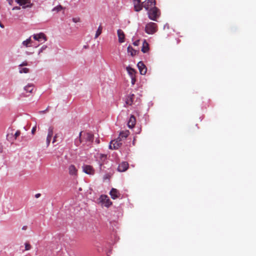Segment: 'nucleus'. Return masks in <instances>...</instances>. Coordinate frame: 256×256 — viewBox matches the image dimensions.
<instances>
[{"label": "nucleus", "mask_w": 256, "mask_h": 256, "mask_svg": "<svg viewBox=\"0 0 256 256\" xmlns=\"http://www.w3.org/2000/svg\"><path fill=\"white\" fill-rule=\"evenodd\" d=\"M94 140V135L90 132H84L82 134L80 132L79 134L78 138L74 140V144L78 146L81 144L83 146H86L90 147Z\"/></svg>", "instance_id": "1"}, {"label": "nucleus", "mask_w": 256, "mask_h": 256, "mask_svg": "<svg viewBox=\"0 0 256 256\" xmlns=\"http://www.w3.org/2000/svg\"><path fill=\"white\" fill-rule=\"evenodd\" d=\"M148 15L150 20L157 21V19L160 16V11L158 8L155 6L148 12Z\"/></svg>", "instance_id": "2"}, {"label": "nucleus", "mask_w": 256, "mask_h": 256, "mask_svg": "<svg viewBox=\"0 0 256 256\" xmlns=\"http://www.w3.org/2000/svg\"><path fill=\"white\" fill-rule=\"evenodd\" d=\"M145 32L149 34H152L158 30V25L152 22L147 24L145 26Z\"/></svg>", "instance_id": "3"}, {"label": "nucleus", "mask_w": 256, "mask_h": 256, "mask_svg": "<svg viewBox=\"0 0 256 256\" xmlns=\"http://www.w3.org/2000/svg\"><path fill=\"white\" fill-rule=\"evenodd\" d=\"M156 4L155 0H146L142 2V6L147 12L154 8Z\"/></svg>", "instance_id": "4"}, {"label": "nucleus", "mask_w": 256, "mask_h": 256, "mask_svg": "<svg viewBox=\"0 0 256 256\" xmlns=\"http://www.w3.org/2000/svg\"><path fill=\"white\" fill-rule=\"evenodd\" d=\"M82 172L87 174L93 176L95 174V170L92 166L84 164L82 166Z\"/></svg>", "instance_id": "5"}, {"label": "nucleus", "mask_w": 256, "mask_h": 256, "mask_svg": "<svg viewBox=\"0 0 256 256\" xmlns=\"http://www.w3.org/2000/svg\"><path fill=\"white\" fill-rule=\"evenodd\" d=\"M121 140L118 138L116 140H112L110 142L109 148L111 150L118 149L122 145Z\"/></svg>", "instance_id": "6"}, {"label": "nucleus", "mask_w": 256, "mask_h": 256, "mask_svg": "<svg viewBox=\"0 0 256 256\" xmlns=\"http://www.w3.org/2000/svg\"><path fill=\"white\" fill-rule=\"evenodd\" d=\"M100 202L104 204L106 207H109L112 204V202L108 197L106 195H102L100 198Z\"/></svg>", "instance_id": "7"}, {"label": "nucleus", "mask_w": 256, "mask_h": 256, "mask_svg": "<svg viewBox=\"0 0 256 256\" xmlns=\"http://www.w3.org/2000/svg\"><path fill=\"white\" fill-rule=\"evenodd\" d=\"M134 9L136 12H140L144 8L142 2V3L140 0H133Z\"/></svg>", "instance_id": "8"}, {"label": "nucleus", "mask_w": 256, "mask_h": 256, "mask_svg": "<svg viewBox=\"0 0 256 256\" xmlns=\"http://www.w3.org/2000/svg\"><path fill=\"white\" fill-rule=\"evenodd\" d=\"M54 128L52 126H50L48 128V134L46 137V146H48L51 141L52 137L53 135Z\"/></svg>", "instance_id": "9"}, {"label": "nucleus", "mask_w": 256, "mask_h": 256, "mask_svg": "<svg viewBox=\"0 0 256 256\" xmlns=\"http://www.w3.org/2000/svg\"><path fill=\"white\" fill-rule=\"evenodd\" d=\"M138 67L141 74H145L147 71V68L142 62H140L138 64Z\"/></svg>", "instance_id": "10"}, {"label": "nucleus", "mask_w": 256, "mask_h": 256, "mask_svg": "<svg viewBox=\"0 0 256 256\" xmlns=\"http://www.w3.org/2000/svg\"><path fill=\"white\" fill-rule=\"evenodd\" d=\"M68 173L70 175L76 176H78V170L74 164H70L68 166Z\"/></svg>", "instance_id": "11"}, {"label": "nucleus", "mask_w": 256, "mask_h": 256, "mask_svg": "<svg viewBox=\"0 0 256 256\" xmlns=\"http://www.w3.org/2000/svg\"><path fill=\"white\" fill-rule=\"evenodd\" d=\"M128 168V164L127 162H124L119 164L118 168V170L119 172H123L126 171Z\"/></svg>", "instance_id": "12"}, {"label": "nucleus", "mask_w": 256, "mask_h": 256, "mask_svg": "<svg viewBox=\"0 0 256 256\" xmlns=\"http://www.w3.org/2000/svg\"><path fill=\"white\" fill-rule=\"evenodd\" d=\"M118 36V42L120 43H122L124 42V38H125V34L124 32L120 30L119 29L117 31Z\"/></svg>", "instance_id": "13"}, {"label": "nucleus", "mask_w": 256, "mask_h": 256, "mask_svg": "<svg viewBox=\"0 0 256 256\" xmlns=\"http://www.w3.org/2000/svg\"><path fill=\"white\" fill-rule=\"evenodd\" d=\"M34 38L38 42H40L42 40L44 41L46 40L45 34L43 33H40L38 34H36L33 36Z\"/></svg>", "instance_id": "14"}, {"label": "nucleus", "mask_w": 256, "mask_h": 256, "mask_svg": "<svg viewBox=\"0 0 256 256\" xmlns=\"http://www.w3.org/2000/svg\"><path fill=\"white\" fill-rule=\"evenodd\" d=\"M110 194L111 196V198L114 200L119 198L120 196V194L119 192L116 189L114 188H112V189Z\"/></svg>", "instance_id": "15"}, {"label": "nucleus", "mask_w": 256, "mask_h": 256, "mask_svg": "<svg viewBox=\"0 0 256 256\" xmlns=\"http://www.w3.org/2000/svg\"><path fill=\"white\" fill-rule=\"evenodd\" d=\"M136 119L135 116L134 115H132L130 116L129 120L128 122V128H133L136 124Z\"/></svg>", "instance_id": "16"}, {"label": "nucleus", "mask_w": 256, "mask_h": 256, "mask_svg": "<svg viewBox=\"0 0 256 256\" xmlns=\"http://www.w3.org/2000/svg\"><path fill=\"white\" fill-rule=\"evenodd\" d=\"M17 2L20 6H24L23 8L30 7L31 5H28L30 4L29 0H16Z\"/></svg>", "instance_id": "17"}, {"label": "nucleus", "mask_w": 256, "mask_h": 256, "mask_svg": "<svg viewBox=\"0 0 256 256\" xmlns=\"http://www.w3.org/2000/svg\"><path fill=\"white\" fill-rule=\"evenodd\" d=\"M34 88V86L33 84H28L26 86H24V90L26 91V93H32Z\"/></svg>", "instance_id": "18"}, {"label": "nucleus", "mask_w": 256, "mask_h": 256, "mask_svg": "<svg viewBox=\"0 0 256 256\" xmlns=\"http://www.w3.org/2000/svg\"><path fill=\"white\" fill-rule=\"evenodd\" d=\"M134 96H135L134 94H130L129 96H128L126 100V104L129 106L132 105Z\"/></svg>", "instance_id": "19"}, {"label": "nucleus", "mask_w": 256, "mask_h": 256, "mask_svg": "<svg viewBox=\"0 0 256 256\" xmlns=\"http://www.w3.org/2000/svg\"><path fill=\"white\" fill-rule=\"evenodd\" d=\"M129 134L130 132L128 130L122 131L120 132L118 139L122 141V140L126 138Z\"/></svg>", "instance_id": "20"}, {"label": "nucleus", "mask_w": 256, "mask_h": 256, "mask_svg": "<svg viewBox=\"0 0 256 256\" xmlns=\"http://www.w3.org/2000/svg\"><path fill=\"white\" fill-rule=\"evenodd\" d=\"M149 50V44L144 40L143 42L142 46V51L144 53H146Z\"/></svg>", "instance_id": "21"}, {"label": "nucleus", "mask_w": 256, "mask_h": 256, "mask_svg": "<svg viewBox=\"0 0 256 256\" xmlns=\"http://www.w3.org/2000/svg\"><path fill=\"white\" fill-rule=\"evenodd\" d=\"M126 70L128 74L130 75V77L135 76L136 72L134 68H130V66H128L126 68Z\"/></svg>", "instance_id": "22"}, {"label": "nucleus", "mask_w": 256, "mask_h": 256, "mask_svg": "<svg viewBox=\"0 0 256 256\" xmlns=\"http://www.w3.org/2000/svg\"><path fill=\"white\" fill-rule=\"evenodd\" d=\"M128 53H130V55L132 56H135L137 52L136 50L133 49V48L130 46H129L128 47Z\"/></svg>", "instance_id": "23"}, {"label": "nucleus", "mask_w": 256, "mask_h": 256, "mask_svg": "<svg viewBox=\"0 0 256 256\" xmlns=\"http://www.w3.org/2000/svg\"><path fill=\"white\" fill-rule=\"evenodd\" d=\"M102 26L101 25H100L98 26V30H97L96 32V35H95V38H98L100 36V35L102 32Z\"/></svg>", "instance_id": "24"}, {"label": "nucleus", "mask_w": 256, "mask_h": 256, "mask_svg": "<svg viewBox=\"0 0 256 256\" xmlns=\"http://www.w3.org/2000/svg\"><path fill=\"white\" fill-rule=\"evenodd\" d=\"M32 41L30 38H28L26 40H24L22 42V44L26 47L30 46V44H32Z\"/></svg>", "instance_id": "25"}, {"label": "nucleus", "mask_w": 256, "mask_h": 256, "mask_svg": "<svg viewBox=\"0 0 256 256\" xmlns=\"http://www.w3.org/2000/svg\"><path fill=\"white\" fill-rule=\"evenodd\" d=\"M100 159L101 160V162L100 164V169H101L102 166L103 164V162H104L106 158V155L100 154Z\"/></svg>", "instance_id": "26"}, {"label": "nucleus", "mask_w": 256, "mask_h": 256, "mask_svg": "<svg viewBox=\"0 0 256 256\" xmlns=\"http://www.w3.org/2000/svg\"><path fill=\"white\" fill-rule=\"evenodd\" d=\"M63 7L61 6V5H58L56 7H54L53 9H52V11H56L57 12H58L60 10H63Z\"/></svg>", "instance_id": "27"}, {"label": "nucleus", "mask_w": 256, "mask_h": 256, "mask_svg": "<svg viewBox=\"0 0 256 256\" xmlns=\"http://www.w3.org/2000/svg\"><path fill=\"white\" fill-rule=\"evenodd\" d=\"M19 72L20 74H22V73H28V72H29V69L28 68H20V70Z\"/></svg>", "instance_id": "28"}, {"label": "nucleus", "mask_w": 256, "mask_h": 256, "mask_svg": "<svg viewBox=\"0 0 256 256\" xmlns=\"http://www.w3.org/2000/svg\"><path fill=\"white\" fill-rule=\"evenodd\" d=\"M24 245H25V250H28L31 248V246L28 242H26Z\"/></svg>", "instance_id": "29"}, {"label": "nucleus", "mask_w": 256, "mask_h": 256, "mask_svg": "<svg viewBox=\"0 0 256 256\" xmlns=\"http://www.w3.org/2000/svg\"><path fill=\"white\" fill-rule=\"evenodd\" d=\"M20 134V130H17L14 134V139L16 140Z\"/></svg>", "instance_id": "30"}, {"label": "nucleus", "mask_w": 256, "mask_h": 256, "mask_svg": "<svg viewBox=\"0 0 256 256\" xmlns=\"http://www.w3.org/2000/svg\"><path fill=\"white\" fill-rule=\"evenodd\" d=\"M12 134H8L7 135V139L9 141H10L12 142V141L10 140L12 138Z\"/></svg>", "instance_id": "31"}, {"label": "nucleus", "mask_w": 256, "mask_h": 256, "mask_svg": "<svg viewBox=\"0 0 256 256\" xmlns=\"http://www.w3.org/2000/svg\"><path fill=\"white\" fill-rule=\"evenodd\" d=\"M131 78H132V84H134L136 81V78H135V76H131Z\"/></svg>", "instance_id": "32"}, {"label": "nucleus", "mask_w": 256, "mask_h": 256, "mask_svg": "<svg viewBox=\"0 0 256 256\" xmlns=\"http://www.w3.org/2000/svg\"><path fill=\"white\" fill-rule=\"evenodd\" d=\"M36 126H34L32 130V134H34L36 131Z\"/></svg>", "instance_id": "33"}, {"label": "nucleus", "mask_w": 256, "mask_h": 256, "mask_svg": "<svg viewBox=\"0 0 256 256\" xmlns=\"http://www.w3.org/2000/svg\"><path fill=\"white\" fill-rule=\"evenodd\" d=\"M28 66V62H24L20 64V66Z\"/></svg>", "instance_id": "34"}, {"label": "nucleus", "mask_w": 256, "mask_h": 256, "mask_svg": "<svg viewBox=\"0 0 256 256\" xmlns=\"http://www.w3.org/2000/svg\"><path fill=\"white\" fill-rule=\"evenodd\" d=\"M139 44H140V40H137L135 41L134 42V43H133L134 45L136 46H138Z\"/></svg>", "instance_id": "35"}, {"label": "nucleus", "mask_w": 256, "mask_h": 256, "mask_svg": "<svg viewBox=\"0 0 256 256\" xmlns=\"http://www.w3.org/2000/svg\"><path fill=\"white\" fill-rule=\"evenodd\" d=\"M46 46H43L40 50L38 54H40V52H42L43 50H45L46 48Z\"/></svg>", "instance_id": "36"}, {"label": "nucleus", "mask_w": 256, "mask_h": 256, "mask_svg": "<svg viewBox=\"0 0 256 256\" xmlns=\"http://www.w3.org/2000/svg\"><path fill=\"white\" fill-rule=\"evenodd\" d=\"M20 8L19 6H15L12 8V10H20Z\"/></svg>", "instance_id": "37"}, {"label": "nucleus", "mask_w": 256, "mask_h": 256, "mask_svg": "<svg viewBox=\"0 0 256 256\" xmlns=\"http://www.w3.org/2000/svg\"><path fill=\"white\" fill-rule=\"evenodd\" d=\"M40 196V194H37L35 195V197L36 198H38Z\"/></svg>", "instance_id": "38"}, {"label": "nucleus", "mask_w": 256, "mask_h": 256, "mask_svg": "<svg viewBox=\"0 0 256 256\" xmlns=\"http://www.w3.org/2000/svg\"><path fill=\"white\" fill-rule=\"evenodd\" d=\"M56 135L54 137V139H53V141H52V142L54 143L56 141Z\"/></svg>", "instance_id": "39"}, {"label": "nucleus", "mask_w": 256, "mask_h": 256, "mask_svg": "<svg viewBox=\"0 0 256 256\" xmlns=\"http://www.w3.org/2000/svg\"><path fill=\"white\" fill-rule=\"evenodd\" d=\"M27 228V226H24L22 228V230H26V229Z\"/></svg>", "instance_id": "40"}, {"label": "nucleus", "mask_w": 256, "mask_h": 256, "mask_svg": "<svg viewBox=\"0 0 256 256\" xmlns=\"http://www.w3.org/2000/svg\"><path fill=\"white\" fill-rule=\"evenodd\" d=\"M0 26L2 28H4V26L0 22Z\"/></svg>", "instance_id": "41"}, {"label": "nucleus", "mask_w": 256, "mask_h": 256, "mask_svg": "<svg viewBox=\"0 0 256 256\" xmlns=\"http://www.w3.org/2000/svg\"><path fill=\"white\" fill-rule=\"evenodd\" d=\"M72 20H73V21H74V22H78V21H77V20H76V18H74L72 19Z\"/></svg>", "instance_id": "42"}, {"label": "nucleus", "mask_w": 256, "mask_h": 256, "mask_svg": "<svg viewBox=\"0 0 256 256\" xmlns=\"http://www.w3.org/2000/svg\"><path fill=\"white\" fill-rule=\"evenodd\" d=\"M106 178H108V176H106V178H104L106 179Z\"/></svg>", "instance_id": "43"}]
</instances>
